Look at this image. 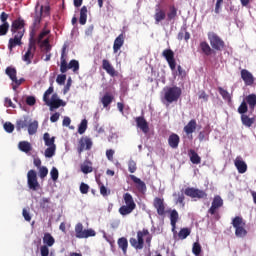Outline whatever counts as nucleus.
<instances>
[{
    "label": "nucleus",
    "instance_id": "nucleus-1",
    "mask_svg": "<svg viewBox=\"0 0 256 256\" xmlns=\"http://www.w3.org/2000/svg\"><path fill=\"white\" fill-rule=\"evenodd\" d=\"M130 245L134 249L141 250L143 247H145V241L146 245L148 247H151V241H153V235L149 232L148 229L143 228L142 230H139L137 232V238H130Z\"/></svg>",
    "mask_w": 256,
    "mask_h": 256
},
{
    "label": "nucleus",
    "instance_id": "nucleus-2",
    "mask_svg": "<svg viewBox=\"0 0 256 256\" xmlns=\"http://www.w3.org/2000/svg\"><path fill=\"white\" fill-rule=\"evenodd\" d=\"M67 48L63 47L60 57V71L62 73H67L69 69H72L74 73L79 71V61L73 59L69 63H67V54H65Z\"/></svg>",
    "mask_w": 256,
    "mask_h": 256
},
{
    "label": "nucleus",
    "instance_id": "nucleus-3",
    "mask_svg": "<svg viewBox=\"0 0 256 256\" xmlns=\"http://www.w3.org/2000/svg\"><path fill=\"white\" fill-rule=\"evenodd\" d=\"M124 203L125 205H122L118 213L122 215V217H126V215H131L133 211L137 208V204H135V200L133 199V196L129 194L128 192L123 195Z\"/></svg>",
    "mask_w": 256,
    "mask_h": 256
},
{
    "label": "nucleus",
    "instance_id": "nucleus-4",
    "mask_svg": "<svg viewBox=\"0 0 256 256\" xmlns=\"http://www.w3.org/2000/svg\"><path fill=\"white\" fill-rule=\"evenodd\" d=\"M245 221L243 217L236 216L232 219V226L235 229L236 237L243 239V237H247V230L245 229Z\"/></svg>",
    "mask_w": 256,
    "mask_h": 256
},
{
    "label": "nucleus",
    "instance_id": "nucleus-5",
    "mask_svg": "<svg viewBox=\"0 0 256 256\" xmlns=\"http://www.w3.org/2000/svg\"><path fill=\"white\" fill-rule=\"evenodd\" d=\"M12 35L23 37L25 35V19L18 17L11 24L10 29Z\"/></svg>",
    "mask_w": 256,
    "mask_h": 256
},
{
    "label": "nucleus",
    "instance_id": "nucleus-6",
    "mask_svg": "<svg viewBox=\"0 0 256 256\" xmlns=\"http://www.w3.org/2000/svg\"><path fill=\"white\" fill-rule=\"evenodd\" d=\"M181 93V88L177 86L169 87L164 93V99L167 101V103H175V101H179Z\"/></svg>",
    "mask_w": 256,
    "mask_h": 256
},
{
    "label": "nucleus",
    "instance_id": "nucleus-7",
    "mask_svg": "<svg viewBox=\"0 0 256 256\" xmlns=\"http://www.w3.org/2000/svg\"><path fill=\"white\" fill-rule=\"evenodd\" d=\"M208 39L213 51H223L225 49V41L216 33L208 34Z\"/></svg>",
    "mask_w": 256,
    "mask_h": 256
},
{
    "label": "nucleus",
    "instance_id": "nucleus-8",
    "mask_svg": "<svg viewBox=\"0 0 256 256\" xmlns=\"http://www.w3.org/2000/svg\"><path fill=\"white\" fill-rule=\"evenodd\" d=\"M223 207V198L221 196L216 195L214 196L211 207L208 209V213L210 215H216V219L219 220V214L218 211Z\"/></svg>",
    "mask_w": 256,
    "mask_h": 256
},
{
    "label": "nucleus",
    "instance_id": "nucleus-9",
    "mask_svg": "<svg viewBox=\"0 0 256 256\" xmlns=\"http://www.w3.org/2000/svg\"><path fill=\"white\" fill-rule=\"evenodd\" d=\"M27 183L29 189L32 191H38V189L41 187V185H39V181H37V172H35V170L28 171Z\"/></svg>",
    "mask_w": 256,
    "mask_h": 256
},
{
    "label": "nucleus",
    "instance_id": "nucleus-10",
    "mask_svg": "<svg viewBox=\"0 0 256 256\" xmlns=\"http://www.w3.org/2000/svg\"><path fill=\"white\" fill-rule=\"evenodd\" d=\"M184 193L187 197H191V199H205L207 197V193H205V191L194 187L186 188Z\"/></svg>",
    "mask_w": 256,
    "mask_h": 256
},
{
    "label": "nucleus",
    "instance_id": "nucleus-11",
    "mask_svg": "<svg viewBox=\"0 0 256 256\" xmlns=\"http://www.w3.org/2000/svg\"><path fill=\"white\" fill-rule=\"evenodd\" d=\"M162 57L166 59L171 71H175L177 62L175 61V52L171 49H165L162 52Z\"/></svg>",
    "mask_w": 256,
    "mask_h": 256
},
{
    "label": "nucleus",
    "instance_id": "nucleus-12",
    "mask_svg": "<svg viewBox=\"0 0 256 256\" xmlns=\"http://www.w3.org/2000/svg\"><path fill=\"white\" fill-rule=\"evenodd\" d=\"M93 147V141H91V138L89 137H81L78 141V148L77 152L79 155L83 153L85 150L89 151Z\"/></svg>",
    "mask_w": 256,
    "mask_h": 256
},
{
    "label": "nucleus",
    "instance_id": "nucleus-13",
    "mask_svg": "<svg viewBox=\"0 0 256 256\" xmlns=\"http://www.w3.org/2000/svg\"><path fill=\"white\" fill-rule=\"evenodd\" d=\"M7 19H9V14H7L6 12H2L0 14V21L2 23L0 25V37H5V35L9 33L10 25Z\"/></svg>",
    "mask_w": 256,
    "mask_h": 256
},
{
    "label": "nucleus",
    "instance_id": "nucleus-14",
    "mask_svg": "<svg viewBox=\"0 0 256 256\" xmlns=\"http://www.w3.org/2000/svg\"><path fill=\"white\" fill-rule=\"evenodd\" d=\"M153 17L155 25H159V23H162V21H165V19H167V12L161 8V4H157L155 6V12Z\"/></svg>",
    "mask_w": 256,
    "mask_h": 256
},
{
    "label": "nucleus",
    "instance_id": "nucleus-15",
    "mask_svg": "<svg viewBox=\"0 0 256 256\" xmlns=\"http://www.w3.org/2000/svg\"><path fill=\"white\" fill-rule=\"evenodd\" d=\"M45 103L48 105V107H50V111L59 109V107H65V105H67V103H65L63 100L57 98V94H53L51 100H48Z\"/></svg>",
    "mask_w": 256,
    "mask_h": 256
},
{
    "label": "nucleus",
    "instance_id": "nucleus-16",
    "mask_svg": "<svg viewBox=\"0 0 256 256\" xmlns=\"http://www.w3.org/2000/svg\"><path fill=\"white\" fill-rule=\"evenodd\" d=\"M153 207L156 209L157 214L160 215V217L165 215V200L163 198H154Z\"/></svg>",
    "mask_w": 256,
    "mask_h": 256
},
{
    "label": "nucleus",
    "instance_id": "nucleus-17",
    "mask_svg": "<svg viewBox=\"0 0 256 256\" xmlns=\"http://www.w3.org/2000/svg\"><path fill=\"white\" fill-rule=\"evenodd\" d=\"M240 75L246 86L251 87L255 83V77H253V74L249 70L242 69Z\"/></svg>",
    "mask_w": 256,
    "mask_h": 256
},
{
    "label": "nucleus",
    "instance_id": "nucleus-18",
    "mask_svg": "<svg viewBox=\"0 0 256 256\" xmlns=\"http://www.w3.org/2000/svg\"><path fill=\"white\" fill-rule=\"evenodd\" d=\"M102 69H104V71H106V73L110 75V77H117V70H115V68L113 67V65H111V62H109V60H102Z\"/></svg>",
    "mask_w": 256,
    "mask_h": 256
},
{
    "label": "nucleus",
    "instance_id": "nucleus-19",
    "mask_svg": "<svg viewBox=\"0 0 256 256\" xmlns=\"http://www.w3.org/2000/svg\"><path fill=\"white\" fill-rule=\"evenodd\" d=\"M177 221H179V212H177V210H172L170 213V224L174 237L177 235Z\"/></svg>",
    "mask_w": 256,
    "mask_h": 256
},
{
    "label": "nucleus",
    "instance_id": "nucleus-20",
    "mask_svg": "<svg viewBox=\"0 0 256 256\" xmlns=\"http://www.w3.org/2000/svg\"><path fill=\"white\" fill-rule=\"evenodd\" d=\"M23 36H17V35H13V38H10L8 41V49L9 51H13V49H15V47H21V45H23L22 42Z\"/></svg>",
    "mask_w": 256,
    "mask_h": 256
},
{
    "label": "nucleus",
    "instance_id": "nucleus-21",
    "mask_svg": "<svg viewBox=\"0 0 256 256\" xmlns=\"http://www.w3.org/2000/svg\"><path fill=\"white\" fill-rule=\"evenodd\" d=\"M234 165L238 171V173H247V163L243 161V158L241 156H237L236 159L234 160Z\"/></svg>",
    "mask_w": 256,
    "mask_h": 256
},
{
    "label": "nucleus",
    "instance_id": "nucleus-22",
    "mask_svg": "<svg viewBox=\"0 0 256 256\" xmlns=\"http://www.w3.org/2000/svg\"><path fill=\"white\" fill-rule=\"evenodd\" d=\"M130 179L136 184V188L140 193H145V191H147V185L140 178L135 175H130Z\"/></svg>",
    "mask_w": 256,
    "mask_h": 256
},
{
    "label": "nucleus",
    "instance_id": "nucleus-23",
    "mask_svg": "<svg viewBox=\"0 0 256 256\" xmlns=\"http://www.w3.org/2000/svg\"><path fill=\"white\" fill-rule=\"evenodd\" d=\"M199 48L201 50V53L203 55H206V57H209V56L213 55V53H215V50H213V48H211V46L209 45V43H207V41L200 42Z\"/></svg>",
    "mask_w": 256,
    "mask_h": 256
},
{
    "label": "nucleus",
    "instance_id": "nucleus-24",
    "mask_svg": "<svg viewBox=\"0 0 256 256\" xmlns=\"http://www.w3.org/2000/svg\"><path fill=\"white\" fill-rule=\"evenodd\" d=\"M177 20V7L175 5H171L168 7V11L166 12V21L171 23V21L175 22Z\"/></svg>",
    "mask_w": 256,
    "mask_h": 256
},
{
    "label": "nucleus",
    "instance_id": "nucleus-25",
    "mask_svg": "<svg viewBox=\"0 0 256 256\" xmlns=\"http://www.w3.org/2000/svg\"><path fill=\"white\" fill-rule=\"evenodd\" d=\"M197 131V120H190L186 126H184V132L189 137V135H193Z\"/></svg>",
    "mask_w": 256,
    "mask_h": 256
},
{
    "label": "nucleus",
    "instance_id": "nucleus-26",
    "mask_svg": "<svg viewBox=\"0 0 256 256\" xmlns=\"http://www.w3.org/2000/svg\"><path fill=\"white\" fill-rule=\"evenodd\" d=\"M179 143H181V138L176 133H172L168 137V145L171 149H177L179 147Z\"/></svg>",
    "mask_w": 256,
    "mask_h": 256
},
{
    "label": "nucleus",
    "instance_id": "nucleus-27",
    "mask_svg": "<svg viewBox=\"0 0 256 256\" xmlns=\"http://www.w3.org/2000/svg\"><path fill=\"white\" fill-rule=\"evenodd\" d=\"M136 125L144 133H149V124L142 116L136 117Z\"/></svg>",
    "mask_w": 256,
    "mask_h": 256
},
{
    "label": "nucleus",
    "instance_id": "nucleus-28",
    "mask_svg": "<svg viewBox=\"0 0 256 256\" xmlns=\"http://www.w3.org/2000/svg\"><path fill=\"white\" fill-rule=\"evenodd\" d=\"M125 45V35L120 34L116 39L114 40L113 44V51L114 53H118L121 47Z\"/></svg>",
    "mask_w": 256,
    "mask_h": 256
},
{
    "label": "nucleus",
    "instance_id": "nucleus-29",
    "mask_svg": "<svg viewBox=\"0 0 256 256\" xmlns=\"http://www.w3.org/2000/svg\"><path fill=\"white\" fill-rule=\"evenodd\" d=\"M43 8H41L40 13H36L34 16V21L31 27V31H34V33H37V29H39V25H41V19L43 15Z\"/></svg>",
    "mask_w": 256,
    "mask_h": 256
},
{
    "label": "nucleus",
    "instance_id": "nucleus-30",
    "mask_svg": "<svg viewBox=\"0 0 256 256\" xmlns=\"http://www.w3.org/2000/svg\"><path fill=\"white\" fill-rule=\"evenodd\" d=\"M119 249H121L123 255H127V249H129V241L125 237H121L117 241Z\"/></svg>",
    "mask_w": 256,
    "mask_h": 256
},
{
    "label": "nucleus",
    "instance_id": "nucleus-31",
    "mask_svg": "<svg viewBox=\"0 0 256 256\" xmlns=\"http://www.w3.org/2000/svg\"><path fill=\"white\" fill-rule=\"evenodd\" d=\"M188 156L193 165H199L201 163V156L197 154L194 149L188 150Z\"/></svg>",
    "mask_w": 256,
    "mask_h": 256
},
{
    "label": "nucleus",
    "instance_id": "nucleus-32",
    "mask_svg": "<svg viewBox=\"0 0 256 256\" xmlns=\"http://www.w3.org/2000/svg\"><path fill=\"white\" fill-rule=\"evenodd\" d=\"M35 31H30V38H29V44H28V50L30 51H37V40L35 39Z\"/></svg>",
    "mask_w": 256,
    "mask_h": 256
},
{
    "label": "nucleus",
    "instance_id": "nucleus-33",
    "mask_svg": "<svg viewBox=\"0 0 256 256\" xmlns=\"http://www.w3.org/2000/svg\"><path fill=\"white\" fill-rule=\"evenodd\" d=\"M18 149H20L22 153H29L33 150V146H31V143L28 141H20L18 144Z\"/></svg>",
    "mask_w": 256,
    "mask_h": 256
},
{
    "label": "nucleus",
    "instance_id": "nucleus-34",
    "mask_svg": "<svg viewBox=\"0 0 256 256\" xmlns=\"http://www.w3.org/2000/svg\"><path fill=\"white\" fill-rule=\"evenodd\" d=\"M80 169L84 175H88V173H93V163L91 161H84L83 164H81Z\"/></svg>",
    "mask_w": 256,
    "mask_h": 256
},
{
    "label": "nucleus",
    "instance_id": "nucleus-35",
    "mask_svg": "<svg viewBox=\"0 0 256 256\" xmlns=\"http://www.w3.org/2000/svg\"><path fill=\"white\" fill-rule=\"evenodd\" d=\"M113 99H115V97H113V95L109 94V93H105L103 95V97L101 98V103L104 107V109H107V107L113 103Z\"/></svg>",
    "mask_w": 256,
    "mask_h": 256
},
{
    "label": "nucleus",
    "instance_id": "nucleus-36",
    "mask_svg": "<svg viewBox=\"0 0 256 256\" xmlns=\"http://www.w3.org/2000/svg\"><path fill=\"white\" fill-rule=\"evenodd\" d=\"M33 57H35V51L27 49L25 54L22 56V61H24L26 65H31Z\"/></svg>",
    "mask_w": 256,
    "mask_h": 256
},
{
    "label": "nucleus",
    "instance_id": "nucleus-37",
    "mask_svg": "<svg viewBox=\"0 0 256 256\" xmlns=\"http://www.w3.org/2000/svg\"><path fill=\"white\" fill-rule=\"evenodd\" d=\"M29 126V118L24 117V119H19L16 121V131H21V129H25V127Z\"/></svg>",
    "mask_w": 256,
    "mask_h": 256
},
{
    "label": "nucleus",
    "instance_id": "nucleus-38",
    "mask_svg": "<svg viewBox=\"0 0 256 256\" xmlns=\"http://www.w3.org/2000/svg\"><path fill=\"white\" fill-rule=\"evenodd\" d=\"M245 102H246V105L248 104L250 109H255L256 107V95L255 94H249L248 96H246L245 98Z\"/></svg>",
    "mask_w": 256,
    "mask_h": 256
},
{
    "label": "nucleus",
    "instance_id": "nucleus-39",
    "mask_svg": "<svg viewBox=\"0 0 256 256\" xmlns=\"http://www.w3.org/2000/svg\"><path fill=\"white\" fill-rule=\"evenodd\" d=\"M43 243L46 247H53V245H55V238H53L50 233H45Z\"/></svg>",
    "mask_w": 256,
    "mask_h": 256
},
{
    "label": "nucleus",
    "instance_id": "nucleus-40",
    "mask_svg": "<svg viewBox=\"0 0 256 256\" xmlns=\"http://www.w3.org/2000/svg\"><path fill=\"white\" fill-rule=\"evenodd\" d=\"M189 235H191V229L182 228L178 234L176 232V235L174 236V238L178 237L179 239L183 240V239H187Z\"/></svg>",
    "mask_w": 256,
    "mask_h": 256
},
{
    "label": "nucleus",
    "instance_id": "nucleus-41",
    "mask_svg": "<svg viewBox=\"0 0 256 256\" xmlns=\"http://www.w3.org/2000/svg\"><path fill=\"white\" fill-rule=\"evenodd\" d=\"M242 125H245V127H252L253 123H255V117L250 118L249 116L243 114L241 116Z\"/></svg>",
    "mask_w": 256,
    "mask_h": 256
},
{
    "label": "nucleus",
    "instance_id": "nucleus-42",
    "mask_svg": "<svg viewBox=\"0 0 256 256\" xmlns=\"http://www.w3.org/2000/svg\"><path fill=\"white\" fill-rule=\"evenodd\" d=\"M38 129H39V122L37 120H34L31 123H28V134L29 135H35V133H37Z\"/></svg>",
    "mask_w": 256,
    "mask_h": 256
},
{
    "label": "nucleus",
    "instance_id": "nucleus-43",
    "mask_svg": "<svg viewBox=\"0 0 256 256\" xmlns=\"http://www.w3.org/2000/svg\"><path fill=\"white\" fill-rule=\"evenodd\" d=\"M43 140L45 142L46 147H53L55 145V137L51 138V135L49 133H44Z\"/></svg>",
    "mask_w": 256,
    "mask_h": 256
},
{
    "label": "nucleus",
    "instance_id": "nucleus-44",
    "mask_svg": "<svg viewBox=\"0 0 256 256\" xmlns=\"http://www.w3.org/2000/svg\"><path fill=\"white\" fill-rule=\"evenodd\" d=\"M79 23L80 25H85L87 23V6H83L80 9Z\"/></svg>",
    "mask_w": 256,
    "mask_h": 256
},
{
    "label": "nucleus",
    "instance_id": "nucleus-45",
    "mask_svg": "<svg viewBox=\"0 0 256 256\" xmlns=\"http://www.w3.org/2000/svg\"><path fill=\"white\" fill-rule=\"evenodd\" d=\"M75 233L77 239H83V235L85 234V229H83V224L81 222L75 225Z\"/></svg>",
    "mask_w": 256,
    "mask_h": 256
},
{
    "label": "nucleus",
    "instance_id": "nucleus-46",
    "mask_svg": "<svg viewBox=\"0 0 256 256\" xmlns=\"http://www.w3.org/2000/svg\"><path fill=\"white\" fill-rule=\"evenodd\" d=\"M177 39L178 41H183V39H185V41H188L189 39H191V34L187 31V28H184L178 33Z\"/></svg>",
    "mask_w": 256,
    "mask_h": 256
},
{
    "label": "nucleus",
    "instance_id": "nucleus-47",
    "mask_svg": "<svg viewBox=\"0 0 256 256\" xmlns=\"http://www.w3.org/2000/svg\"><path fill=\"white\" fill-rule=\"evenodd\" d=\"M6 75L10 77L11 81H17V70L15 68H6Z\"/></svg>",
    "mask_w": 256,
    "mask_h": 256
},
{
    "label": "nucleus",
    "instance_id": "nucleus-48",
    "mask_svg": "<svg viewBox=\"0 0 256 256\" xmlns=\"http://www.w3.org/2000/svg\"><path fill=\"white\" fill-rule=\"evenodd\" d=\"M55 151H57V146H48L44 152V155L46 158L51 159V157L55 155Z\"/></svg>",
    "mask_w": 256,
    "mask_h": 256
},
{
    "label": "nucleus",
    "instance_id": "nucleus-49",
    "mask_svg": "<svg viewBox=\"0 0 256 256\" xmlns=\"http://www.w3.org/2000/svg\"><path fill=\"white\" fill-rule=\"evenodd\" d=\"M97 183L100 187V194L103 197H107L109 195H111V191L107 189V187H105V185H103V183H101V181L97 180Z\"/></svg>",
    "mask_w": 256,
    "mask_h": 256
},
{
    "label": "nucleus",
    "instance_id": "nucleus-50",
    "mask_svg": "<svg viewBox=\"0 0 256 256\" xmlns=\"http://www.w3.org/2000/svg\"><path fill=\"white\" fill-rule=\"evenodd\" d=\"M87 131V119H84L81 121V123L78 126V133L79 135H83Z\"/></svg>",
    "mask_w": 256,
    "mask_h": 256
},
{
    "label": "nucleus",
    "instance_id": "nucleus-51",
    "mask_svg": "<svg viewBox=\"0 0 256 256\" xmlns=\"http://www.w3.org/2000/svg\"><path fill=\"white\" fill-rule=\"evenodd\" d=\"M218 91L223 99H225L226 101H231V95L229 94V92L227 90L219 87Z\"/></svg>",
    "mask_w": 256,
    "mask_h": 256
},
{
    "label": "nucleus",
    "instance_id": "nucleus-52",
    "mask_svg": "<svg viewBox=\"0 0 256 256\" xmlns=\"http://www.w3.org/2000/svg\"><path fill=\"white\" fill-rule=\"evenodd\" d=\"M95 235H97V232H95V230H93L91 228L85 229L82 239H89V237H95Z\"/></svg>",
    "mask_w": 256,
    "mask_h": 256
},
{
    "label": "nucleus",
    "instance_id": "nucleus-53",
    "mask_svg": "<svg viewBox=\"0 0 256 256\" xmlns=\"http://www.w3.org/2000/svg\"><path fill=\"white\" fill-rule=\"evenodd\" d=\"M247 111H249V108L247 106V102L242 101V103L238 107V113H240V115H245V113H247Z\"/></svg>",
    "mask_w": 256,
    "mask_h": 256
},
{
    "label": "nucleus",
    "instance_id": "nucleus-54",
    "mask_svg": "<svg viewBox=\"0 0 256 256\" xmlns=\"http://www.w3.org/2000/svg\"><path fill=\"white\" fill-rule=\"evenodd\" d=\"M128 171L129 173H135L137 171V162L135 160L128 161Z\"/></svg>",
    "mask_w": 256,
    "mask_h": 256
},
{
    "label": "nucleus",
    "instance_id": "nucleus-55",
    "mask_svg": "<svg viewBox=\"0 0 256 256\" xmlns=\"http://www.w3.org/2000/svg\"><path fill=\"white\" fill-rule=\"evenodd\" d=\"M49 175V169L47 167L42 166L39 168V177L40 179H45V177Z\"/></svg>",
    "mask_w": 256,
    "mask_h": 256
},
{
    "label": "nucleus",
    "instance_id": "nucleus-56",
    "mask_svg": "<svg viewBox=\"0 0 256 256\" xmlns=\"http://www.w3.org/2000/svg\"><path fill=\"white\" fill-rule=\"evenodd\" d=\"M192 252H193L196 256L201 255V244H199V242H195V243L193 244Z\"/></svg>",
    "mask_w": 256,
    "mask_h": 256
},
{
    "label": "nucleus",
    "instance_id": "nucleus-57",
    "mask_svg": "<svg viewBox=\"0 0 256 256\" xmlns=\"http://www.w3.org/2000/svg\"><path fill=\"white\" fill-rule=\"evenodd\" d=\"M4 129L6 133H13V131H15V125H13L11 122H6L4 124Z\"/></svg>",
    "mask_w": 256,
    "mask_h": 256
},
{
    "label": "nucleus",
    "instance_id": "nucleus-58",
    "mask_svg": "<svg viewBox=\"0 0 256 256\" xmlns=\"http://www.w3.org/2000/svg\"><path fill=\"white\" fill-rule=\"evenodd\" d=\"M50 175H51L52 181H57V179H59V170L53 167L50 171Z\"/></svg>",
    "mask_w": 256,
    "mask_h": 256
},
{
    "label": "nucleus",
    "instance_id": "nucleus-59",
    "mask_svg": "<svg viewBox=\"0 0 256 256\" xmlns=\"http://www.w3.org/2000/svg\"><path fill=\"white\" fill-rule=\"evenodd\" d=\"M65 81H67V75L65 74H60L56 78L58 85H65Z\"/></svg>",
    "mask_w": 256,
    "mask_h": 256
},
{
    "label": "nucleus",
    "instance_id": "nucleus-60",
    "mask_svg": "<svg viewBox=\"0 0 256 256\" xmlns=\"http://www.w3.org/2000/svg\"><path fill=\"white\" fill-rule=\"evenodd\" d=\"M53 93V86H50L43 95V101L46 103L49 101V95Z\"/></svg>",
    "mask_w": 256,
    "mask_h": 256
},
{
    "label": "nucleus",
    "instance_id": "nucleus-61",
    "mask_svg": "<svg viewBox=\"0 0 256 256\" xmlns=\"http://www.w3.org/2000/svg\"><path fill=\"white\" fill-rule=\"evenodd\" d=\"M80 193H82V195H87L89 193V186L85 182L80 184Z\"/></svg>",
    "mask_w": 256,
    "mask_h": 256
},
{
    "label": "nucleus",
    "instance_id": "nucleus-62",
    "mask_svg": "<svg viewBox=\"0 0 256 256\" xmlns=\"http://www.w3.org/2000/svg\"><path fill=\"white\" fill-rule=\"evenodd\" d=\"M41 256H49V246L43 245L40 247Z\"/></svg>",
    "mask_w": 256,
    "mask_h": 256
},
{
    "label": "nucleus",
    "instance_id": "nucleus-63",
    "mask_svg": "<svg viewBox=\"0 0 256 256\" xmlns=\"http://www.w3.org/2000/svg\"><path fill=\"white\" fill-rule=\"evenodd\" d=\"M26 103L30 106L33 107V105H35L37 103V100L35 99L34 96H28L26 98Z\"/></svg>",
    "mask_w": 256,
    "mask_h": 256
},
{
    "label": "nucleus",
    "instance_id": "nucleus-64",
    "mask_svg": "<svg viewBox=\"0 0 256 256\" xmlns=\"http://www.w3.org/2000/svg\"><path fill=\"white\" fill-rule=\"evenodd\" d=\"M4 105L6 107H12V109H15L17 106H15V104H13V101L11 100V98H5L4 100Z\"/></svg>",
    "mask_w": 256,
    "mask_h": 256
}]
</instances>
